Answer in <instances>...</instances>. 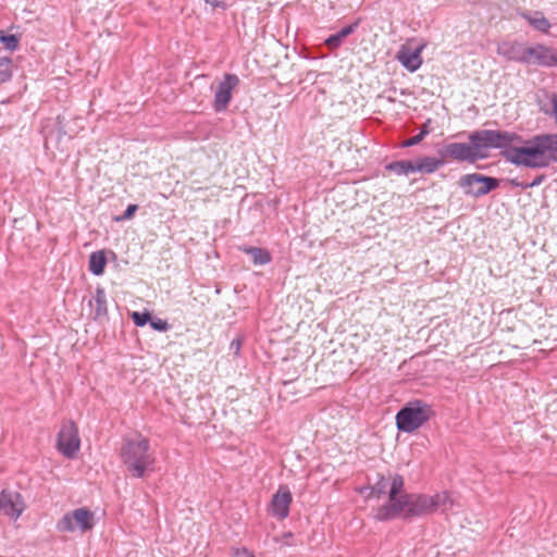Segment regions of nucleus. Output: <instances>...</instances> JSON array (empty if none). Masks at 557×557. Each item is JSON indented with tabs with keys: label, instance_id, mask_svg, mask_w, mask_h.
<instances>
[{
	"label": "nucleus",
	"instance_id": "1a4fd4ad",
	"mask_svg": "<svg viewBox=\"0 0 557 557\" xmlns=\"http://www.w3.org/2000/svg\"><path fill=\"white\" fill-rule=\"evenodd\" d=\"M239 84V78L235 74H225L219 83L215 94L213 108L216 112L226 110L232 100V92Z\"/></svg>",
	"mask_w": 557,
	"mask_h": 557
},
{
	"label": "nucleus",
	"instance_id": "c756f323",
	"mask_svg": "<svg viewBox=\"0 0 557 557\" xmlns=\"http://www.w3.org/2000/svg\"><path fill=\"white\" fill-rule=\"evenodd\" d=\"M242 347V341L239 338H235L231 342L230 349L235 354L238 355Z\"/></svg>",
	"mask_w": 557,
	"mask_h": 557
},
{
	"label": "nucleus",
	"instance_id": "412c9836",
	"mask_svg": "<svg viewBox=\"0 0 557 557\" xmlns=\"http://www.w3.org/2000/svg\"><path fill=\"white\" fill-rule=\"evenodd\" d=\"M386 169L395 172L398 175H408L411 173H416L414 161L412 160H401L392 162L386 166Z\"/></svg>",
	"mask_w": 557,
	"mask_h": 557
},
{
	"label": "nucleus",
	"instance_id": "ddd939ff",
	"mask_svg": "<svg viewBox=\"0 0 557 557\" xmlns=\"http://www.w3.org/2000/svg\"><path fill=\"white\" fill-rule=\"evenodd\" d=\"M292 494L286 487H281L272 497L271 513L277 519H285L289 513Z\"/></svg>",
	"mask_w": 557,
	"mask_h": 557
},
{
	"label": "nucleus",
	"instance_id": "dca6fc26",
	"mask_svg": "<svg viewBox=\"0 0 557 557\" xmlns=\"http://www.w3.org/2000/svg\"><path fill=\"white\" fill-rule=\"evenodd\" d=\"M443 159H436L434 157H423L414 160L416 172L419 173H433L441 165H443Z\"/></svg>",
	"mask_w": 557,
	"mask_h": 557
},
{
	"label": "nucleus",
	"instance_id": "0eeeda50",
	"mask_svg": "<svg viewBox=\"0 0 557 557\" xmlns=\"http://www.w3.org/2000/svg\"><path fill=\"white\" fill-rule=\"evenodd\" d=\"M458 184L463 189L465 194L480 197L497 188L499 182L494 177L472 173L461 176Z\"/></svg>",
	"mask_w": 557,
	"mask_h": 557
},
{
	"label": "nucleus",
	"instance_id": "4468645a",
	"mask_svg": "<svg viewBox=\"0 0 557 557\" xmlns=\"http://www.w3.org/2000/svg\"><path fill=\"white\" fill-rule=\"evenodd\" d=\"M528 46L517 41H504L498 45L497 53L509 61L524 63Z\"/></svg>",
	"mask_w": 557,
	"mask_h": 557
},
{
	"label": "nucleus",
	"instance_id": "aec40b11",
	"mask_svg": "<svg viewBox=\"0 0 557 557\" xmlns=\"http://www.w3.org/2000/svg\"><path fill=\"white\" fill-rule=\"evenodd\" d=\"M522 16L537 30L547 33L550 28V23L548 20L541 13L535 12L534 14L523 13Z\"/></svg>",
	"mask_w": 557,
	"mask_h": 557
},
{
	"label": "nucleus",
	"instance_id": "bb28decb",
	"mask_svg": "<svg viewBox=\"0 0 557 557\" xmlns=\"http://www.w3.org/2000/svg\"><path fill=\"white\" fill-rule=\"evenodd\" d=\"M0 41L3 42L5 48L11 51L15 50L18 46V40H17L16 36H14V35H8V36L1 35Z\"/></svg>",
	"mask_w": 557,
	"mask_h": 557
},
{
	"label": "nucleus",
	"instance_id": "473e14b6",
	"mask_svg": "<svg viewBox=\"0 0 557 557\" xmlns=\"http://www.w3.org/2000/svg\"><path fill=\"white\" fill-rule=\"evenodd\" d=\"M211 4H212L213 7H218V5H219V2L213 1V2H211Z\"/></svg>",
	"mask_w": 557,
	"mask_h": 557
},
{
	"label": "nucleus",
	"instance_id": "f3484780",
	"mask_svg": "<svg viewBox=\"0 0 557 557\" xmlns=\"http://www.w3.org/2000/svg\"><path fill=\"white\" fill-rule=\"evenodd\" d=\"M240 250L249 255L256 265L268 264L272 260L270 252L263 248L245 246L240 247Z\"/></svg>",
	"mask_w": 557,
	"mask_h": 557
},
{
	"label": "nucleus",
	"instance_id": "2eb2a0df",
	"mask_svg": "<svg viewBox=\"0 0 557 557\" xmlns=\"http://www.w3.org/2000/svg\"><path fill=\"white\" fill-rule=\"evenodd\" d=\"M422 47L417 49H411L406 46H403L397 52V60L401 63L410 72L417 71L422 64L421 58Z\"/></svg>",
	"mask_w": 557,
	"mask_h": 557
},
{
	"label": "nucleus",
	"instance_id": "7c9ffc66",
	"mask_svg": "<svg viewBox=\"0 0 557 557\" xmlns=\"http://www.w3.org/2000/svg\"><path fill=\"white\" fill-rule=\"evenodd\" d=\"M234 557H255V556L247 549L243 548V549H236Z\"/></svg>",
	"mask_w": 557,
	"mask_h": 557
},
{
	"label": "nucleus",
	"instance_id": "9d476101",
	"mask_svg": "<svg viewBox=\"0 0 557 557\" xmlns=\"http://www.w3.org/2000/svg\"><path fill=\"white\" fill-rule=\"evenodd\" d=\"M524 63L542 66H557V50L544 45H535L527 48Z\"/></svg>",
	"mask_w": 557,
	"mask_h": 557
},
{
	"label": "nucleus",
	"instance_id": "423d86ee",
	"mask_svg": "<svg viewBox=\"0 0 557 557\" xmlns=\"http://www.w3.org/2000/svg\"><path fill=\"white\" fill-rule=\"evenodd\" d=\"M95 515L87 508H77L65 513L58 522V530L61 532L81 531L85 533L94 528Z\"/></svg>",
	"mask_w": 557,
	"mask_h": 557
},
{
	"label": "nucleus",
	"instance_id": "b1692460",
	"mask_svg": "<svg viewBox=\"0 0 557 557\" xmlns=\"http://www.w3.org/2000/svg\"><path fill=\"white\" fill-rule=\"evenodd\" d=\"M12 61L9 57L0 55V84L10 81Z\"/></svg>",
	"mask_w": 557,
	"mask_h": 557
},
{
	"label": "nucleus",
	"instance_id": "f257e3e1",
	"mask_svg": "<svg viewBox=\"0 0 557 557\" xmlns=\"http://www.w3.org/2000/svg\"><path fill=\"white\" fill-rule=\"evenodd\" d=\"M403 488V476L399 474L394 475L389 491V504L377 508L374 516L376 520H388L400 513L407 517L426 515L433 512L448 498L446 494L434 496L400 494Z\"/></svg>",
	"mask_w": 557,
	"mask_h": 557
},
{
	"label": "nucleus",
	"instance_id": "a211bd4d",
	"mask_svg": "<svg viewBox=\"0 0 557 557\" xmlns=\"http://www.w3.org/2000/svg\"><path fill=\"white\" fill-rule=\"evenodd\" d=\"M357 26L358 22L342 28L338 33L331 35L325 40V45L331 49L338 48L343 44V40L355 32Z\"/></svg>",
	"mask_w": 557,
	"mask_h": 557
},
{
	"label": "nucleus",
	"instance_id": "5701e85b",
	"mask_svg": "<svg viewBox=\"0 0 557 557\" xmlns=\"http://www.w3.org/2000/svg\"><path fill=\"white\" fill-rule=\"evenodd\" d=\"M94 299L96 302V317L104 315L107 313V296L104 290L97 288Z\"/></svg>",
	"mask_w": 557,
	"mask_h": 557
},
{
	"label": "nucleus",
	"instance_id": "39448f33",
	"mask_svg": "<svg viewBox=\"0 0 557 557\" xmlns=\"http://www.w3.org/2000/svg\"><path fill=\"white\" fill-rule=\"evenodd\" d=\"M435 417L433 405L422 399L408 401L396 414V426L405 433H413Z\"/></svg>",
	"mask_w": 557,
	"mask_h": 557
},
{
	"label": "nucleus",
	"instance_id": "c85d7f7f",
	"mask_svg": "<svg viewBox=\"0 0 557 557\" xmlns=\"http://www.w3.org/2000/svg\"><path fill=\"white\" fill-rule=\"evenodd\" d=\"M138 209V206L137 205H129L124 214L121 216V218H116V221H121V220H129L133 218L134 213L136 212V210Z\"/></svg>",
	"mask_w": 557,
	"mask_h": 557
},
{
	"label": "nucleus",
	"instance_id": "f03ea898",
	"mask_svg": "<svg viewBox=\"0 0 557 557\" xmlns=\"http://www.w3.org/2000/svg\"><path fill=\"white\" fill-rule=\"evenodd\" d=\"M469 139L476 160L485 158L487 149L498 148L503 149L504 158L516 165H523L522 162H518L520 159L518 154L530 147V139L522 146H518L522 144V138L516 133L506 131H476L469 136Z\"/></svg>",
	"mask_w": 557,
	"mask_h": 557
},
{
	"label": "nucleus",
	"instance_id": "f8f14e48",
	"mask_svg": "<svg viewBox=\"0 0 557 557\" xmlns=\"http://www.w3.org/2000/svg\"><path fill=\"white\" fill-rule=\"evenodd\" d=\"M442 159H451L458 161H475V153L471 149V144L451 143L446 145L441 151Z\"/></svg>",
	"mask_w": 557,
	"mask_h": 557
},
{
	"label": "nucleus",
	"instance_id": "6ab92c4d",
	"mask_svg": "<svg viewBox=\"0 0 557 557\" xmlns=\"http://www.w3.org/2000/svg\"><path fill=\"white\" fill-rule=\"evenodd\" d=\"M107 258L102 250L95 251L89 257V270L95 275H101L104 272Z\"/></svg>",
	"mask_w": 557,
	"mask_h": 557
},
{
	"label": "nucleus",
	"instance_id": "6e6552de",
	"mask_svg": "<svg viewBox=\"0 0 557 557\" xmlns=\"http://www.w3.org/2000/svg\"><path fill=\"white\" fill-rule=\"evenodd\" d=\"M57 447L66 458H73L81 447L78 429L74 422L67 421L58 434Z\"/></svg>",
	"mask_w": 557,
	"mask_h": 557
},
{
	"label": "nucleus",
	"instance_id": "cd10ccee",
	"mask_svg": "<svg viewBox=\"0 0 557 557\" xmlns=\"http://www.w3.org/2000/svg\"><path fill=\"white\" fill-rule=\"evenodd\" d=\"M150 325L153 330L160 331V332H165L170 327L169 323L162 319H156V320L150 319Z\"/></svg>",
	"mask_w": 557,
	"mask_h": 557
},
{
	"label": "nucleus",
	"instance_id": "2f4dec72",
	"mask_svg": "<svg viewBox=\"0 0 557 557\" xmlns=\"http://www.w3.org/2000/svg\"><path fill=\"white\" fill-rule=\"evenodd\" d=\"M543 180V176H540L537 177L536 180H534L532 183L528 184L527 187H534L536 185H539Z\"/></svg>",
	"mask_w": 557,
	"mask_h": 557
},
{
	"label": "nucleus",
	"instance_id": "4be33fe9",
	"mask_svg": "<svg viewBox=\"0 0 557 557\" xmlns=\"http://www.w3.org/2000/svg\"><path fill=\"white\" fill-rule=\"evenodd\" d=\"M392 479H386L384 476H380L379 480L373 484L368 497H380L383 494L388 493L391 491Z\"/></svg>",
	"mask_w": 557,
	"mask_h": 557
},
{
	"label": "nucleus",
	"instance_id": "20e7f679",
	"mask_svg": "<svg viewBox=\"0 0 557 557\" xmlns=\"http://www.w3.org/2000/svg\"><path fill=\"white\" fill-rule=\"evenodd\" d=\"M518 162L523 166L540 169L557 162V134L537 135L530 139V147L519 152Z\"/></svg>",
	"mask_w": 557,
	"mask_h": 557
},
{
	"label": "nucleus",
	"instance_id": "a878e982",
	"mask_svg": "<svg viewBox=\"0 0 557 557\" xmlns=\"http://www.w3.org/2000/svg\"><path fill=\"white\" fill-rule=\"evenodd\" d=\"M429 131L426 129V126L424 125L423 128L420 131L419 134L414 135L413 137L407 139L404 141V147H411L414 145H418L420 141L423 140V138L428 135Z\"/></svg>",
	"mask_w": 557,
	"mask_h": 557
},
{
	"label": "nucleus",
	"instance_id": "393cba45",
	"mask_svg": "<svg viewBox=\"0 0 557 557\" xmlns=\"http://www.w3.org/2000/svg\"><path fill=\"white\" fill-rule=\"evenodd\" d=\"M133 322L137 326H144L148 321L150 322V313L149 312H137L134 311L131 315Z\"/></svg>",
	"mask_w": 557,
	"mask_h": 557
},
{
	"label": "nucleus",
	"instance_id": "7ed1b4c3",
	"mask_svg": "<svg viewBox=\"0 0 557 557\" xmlns=\"http://www.w3.org/2000/svg\"><path fill=\"white\" fill-rule=\"evenodd\" d=\"M121 458L127 471L135 478L144 476L154 465L149 441L140 434L125 438L121 448Z\"/></svg>",
	"mask_w": 557,
	"mask_h": 557
},
{
	"label": "nucleus",
	"instance_id": "9b49d317",
	"mask_svg": "<svg viewBox=\"0 0 557 557\" xmlns=\"http://www.w3.org/2000/svg\"><path fill=\"white\" fill-rule=\"evenodd\" d=\"M24 509L22 497L18 493L3 491L0 494V512L17 519Z\"/></svg>",
	"mask_w": 557,
	"mask_h": 557
}]
</instances>
